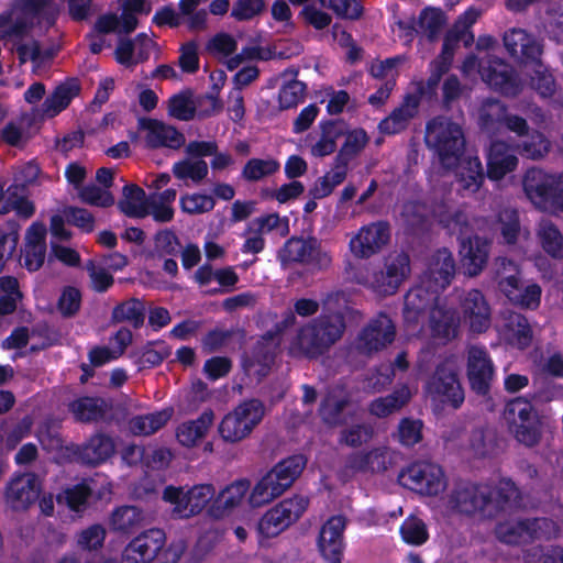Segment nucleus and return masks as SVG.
Wrapping results in <instances>:
<instances>
[{"mask_svg":"<svg viewBox=\"0 0 563 563\" xmlns=\"http://www.w3.org/2000/svg\"><path fill=\"white\" fill-rule=\"evenodd\" d=\"M521 493L510 478L496 485L460 481L448 496L452 511L468 518L496 519L521 504Z\"/></svg>","mask_w":563,"mask_h":563,"instance_id":"nucleus-1","label":"nucleus"},{"mask_svg":"<svg viewBox=\"0 0 563 563\" xmlns=\"http://www.w3.org/2000/svg\"><path fill=\"white\" fill-rule=\"evenodd\" d=\"M345 319H311L298 328L289 341L287 353L294 358L317 360L343 335Z\"/></svg>","mask_w":563,"mask_h":563,"instance_id":"nucleus-2","label":"nucleus"},{"mask_svg":"<svg viewBox=\"0 0 563 563\" xmlns=\"http://www.w3.org/2000/svg\"><path fill=\"white\" fill-rule=\"evenodd\" d=\"M424 141L448 169L457 166L466 143L462 125L445 115H438L427 123Z\"/></svg>","mask_w":563,"mask_h":563,"instance_id":"nucleus-3","label":"nucleus"},{"mask_svg":"<svg viewBox=\"0 0 563 563\" xmlns=\"http://www.w3.org/2000/svg\"><path fill=\"white\" fill-rule=\"evenodd\" d=\"M307 460L302 454L278 462L256 483L250 495L252 507H262L280 496L302 473Z\"/></svg>","mask_w":563,"mask_h":563,"instance_id":"nucleus-4","label":"nucleus"},{"mask_svg":"<svg viewBox=\"0 0 563 563\" xmlns=\"http://www.w3.org/2000/svg\"><path fill=\"white\" fill-rule=\"evenodd\" d=\"M277 257L283 265L300 264L312 273L324 272L332 265L330 252L313 235L289 238L278 251Z\"/></svg>","mask_w":563,"mask_h":563,"instance_id":"nucleus-5","label":"nucleus"},{"mask_svg":"<svg viewBox=\"0 0 563 563\" xmlns=\"http://www.w3.org/2000/svg\"><path fill=\"white\" fill-rule=\"evenodd\" d=\"M504 418L519 443L528 448L539 444L542 422L530 400L523 397L509 400L504 409Z\"/></svg>","mask_w":563,"mask_h":563,"instance_id":"nucleus-6","label":"nucleus"},{"mask_svg":"<svg viewBox=\"0 0 563 563\" xmlns=\"http://www.w3.org/2000/svg\"><path fill=\"white\" fill-rule=\"evenodd\" d=\"M297 319H282L274 328L266 331L253 345L244 357V366L253 368L258 366L256 373L265 376L275 364L280 353V346L287 332L295 327Z\"/></svg>","mask_w":563,"mask_h":563,"instance_id":"nucleus-7","label":"nucleus"},{"mask_svg":"<svg viewBox=\"0 0 563 563\" xmlns=\"http://www.w3.org/2000/svg\"><path fill=\"white\" fill-rule=\"evenodd\" d=\"M264 417V406L258 399H250L228 412L218 426L221 439L238 443L250 435Z\"/></svg>","mask_w":563,"mask_h":563,"instance_id":"nucleus-8","label":"nucleus"},{"mask_svg":"<svg viewBox=\"0 0 563 563\" xmlns=\"http://www.w3.org/2000/svg\"><path fill=\"white\" fill-rule=\"evenodd\" d=\"M216 497L212 484H197L189 488L168 485L163 490V499L173 505L175 518L189 519L199 515Z\"/></svg>","mask_w":563,"mask_h":563,"instance_id":"nucleus-9","label":"nucleus"},{"mask_svg":"<svg viewBox=\"0 0 563 563\" xmlns=\"http://www.w3.org/2000/svg\"><path fill=\"white\" fill-rule=\"evenodd\" d=\"M309 506V498L295 495L268 509L258 520L257 531L264 538H275L297 522Z\"/></svg>","mask_w":563,"mask_h":563,"instance_id":"nucleus-10","label":"nucleus"},{"mask_svg":"<svg viewBox=\"0 0 563 563\" xmlns=\"http://www.w3.org/2000/svg\"><path fill=\"white\" fill-rule=\"evenodd\" d=\"M399 483L424 496H438L446 487L442 467L428 461H417L409 464L398 474Z\"/></svg>","mask_w":563,"mask_h":563,"instance_id":"nucleus-11","label":"nucleus"},{"mask_svg":"<svg viewBox=\"0 0 563 563\" xmlns=\"http://www.w3.org/2000/svg\"><path fill=\"white\" fill-rule=\"evenodd\" d=\"M427 393L437 400L453 409H459L465 400L464 388L453 365L442 362L437 365L427 382Z\"/></svg>","mask_w":563,"mask_h":563,"instance_id":"nucleus-12","label":"nucleus"},{"mask_svg":"<svg viewBox=\"0 0 563 563\" xmlns=\"http://www.w3.org/2000/svg\"><path fill=\"white\" fill-rule=\"evenodd\" d=\"M550 525L551 520L547 518H525L500 522L495 531L500 542L521 545L532 543L536 540L548 539L545 530Z\"/></svg>","mask_w":563,"mask_h":563,"instance_id":"nucleus-13","label":"nucleus"},{"mask_svg":"<svg viewBox=\"0 0 563 563\" xmlns=\"http://www.w3.org/2000/svg\"><path fill=\"white\" fill-rule=\"evenodd\" d=\"M347 519L343 515H333L321 526L317 548L325 563H343L346 543L344 531Z\"/></svg>","mask_w":563,"mask_h":563,"instance_id":"nucleus-14","label":"nucleus"},{"mask_svg":"<svg viewBox=\"0 0 563 563\" xmlns=\"http://www.w3.org/2000/svg\"><path fill=\"white\" fill-rule=\"evenodd\" d=\"M387 321L388 323L384 325L382 319H371V322L358 332L352 343L357 354L372 357L394 342L396 327L393 319Z\"/></svg>","mask_w":563,"mask_h":563,"instance_id":"nucleus-15","label":"nucleus"},{"mask_svg":"<svg viewBox=\"0 0 563 563\" xmlns=\"http://www.w3.org/2000/svg\"><path fill=\"white\" fill-rule=\"evenodd\" d=\"M166 543L164 530L152 528L134 537L123 549L121 563H151Z\"/></svg>","mask_w":563,"mask_h":563,"instance_id":"nucleus-16","label":"nucleus"},{"mask_svg":"<svg viewBox=\"0 0 563 563\" xmlns=\"http://www.w3.org/2000/svg\"><path fill=\"white\" fill-rule=\"evenodd\" d=\"M466 376L472 391L483 397L489 394L495 367L484 346L473 345L468 349Z\"/></svg>","mask_w":563,"mask_h":563,"instance_id":"nucleus-17","label":"nucleus"},{"mask_svg":"<svg viewBox=\"0 0 563 563\" xmlns=\"http://www.w3.org/2000/svg\"><path fill=\"white\" fill-rule=\"evenodd\" d=\"M137 130L145 147L150 150H178L185 144V135L175 126L153 118H140Z\"/></svg>","mask_w":563,"mask_h":563,"instance_id":"nucleus-18","label":"nucleus"},{"mask_svg":"<svg viewBox=\"0 0 563 563\" xmlns=\"http://www.w3.org/2000/svg\"><path fill=\"white\" fill-rule=\"evenodd\" d=\"M563 173L549 174L539 168H530L523 177V190L530 201L540 210L550 209Z\"/></svg>","mask_w":563,"mask_h":563,"instance_id":"nucleus-19","label":"nucleus"},{"mask_svg":"<svg viewBox=\"0 0 563 563\" xmlns=\"http://www.w3.org/2000/svg\"><path fill=\"white\" fill-rule=\"evenodd\" d=\"M390 240V224L376 221L362 227L350 241L351 252L358 258H369L379 253Z\"/></svg>","mask_w":563,"mask_h":563,"instance_id":"nucleus-20","label":"nucleus"},{"mask_svg":"<svg viewBox=\"0 0 563 563\" xmlns=\"http://www.w3.org/2000/svg\"><path fill=\"white\" fill-rule=\"evenodd\" d=\"M41 485L35 474H20L13 476L4 489V500L14 511H24L40 497Z\"/></svg>","mask_w":563,"mask_h":563,"instance_id":"nucleus-21","label":"nucleus"},{"mask_svg":"<svg viewBox=\"0 0 563 563\" xmlns=\"http://www.w3.org/2000/svg\"><path fill=\"white\" fill-rule=\"evenodd\" d=\"M439 289L416 287L405 297V312L415 317H446L445 299L440 298Z\"/></svg>","mask_w":563,"mask_h":563,"instance_id":"nucleus-22","label":"nucleus"},{"mask_svg":"<svg viewBox=\"0 0 563 563\" xmlns=\"http://www.w3.org/2000/svg\"><path fill=\"white\" fill-rule=\"evenodd\" d=\"M482 79L505 96L515 97L521 90V82L514 68L498 57L487 58Z\"/></svg>","mask_w":563,"mask_h":563,"instance_id":"nucleus-23","label":"nucleus"},{"mask_svg":"<svg viewBox=\"0 0 563 563\" xmlns=\"http://www.w3.org/2000/svg\"><path fill=\"white\" fill-rule=\"evenodd\" d=\"M490 243L478 235L461 239V269L470 277L479 275L486 267Z\"/></svg>","mask_w":563,"mask_h":563,"instance_id":"nucleus-24","label":"nucleus"},{"mask_svg":"<svg viewBox=\"0 0 563 563\" xmlns=\"http://www.w3.org/2000/svg\"><path fill=\"white\" fill-rule=\"evenodd\" d=\"M389 464L388 449L377 446L350 453L344 461V471L352 474H379L386 472Z\"/></svg>","mask_w":563,"mask_h":563,"instance_id":"nucleus-25","label":"nucleus"},{"mask_svg":"<svg viewBox=\"0 0 563 563\" xmlns=\"http://www.w3.org/2000/svg\"><path fill=\"white\" fill-rule=\"evenodd\" d=\"M249 489L247 479H238L225 486L211 503L208 509L209 515L216 519L223 518L242 503Z\"/></svg>","mask_w":563,"mask_h":563,"instance_id":"nucleus-26","label":"nucleus"},{"mask_svg":"<svg viewBox=\"0 0 563 563\" xmlns=\"http://www.w3.org/2000/svg\"><path fill=\"white\" fill-rule=\"evenodd\" d=\"M504 45L514 57L538 62L541 53V44L522 29H511L504 34Z\"/></svg>","mask_w":563,"mask_h":563,"instance_id":"nucleus-27","label":"nucleus"},{"mask_svg":"<svg viewBox=\"0 0 563 563\" xmlns=\"http://www.w3.org/2000/svg\"><path fill=\"white\" fill-rule=\"evenodd\" d=\"M518 164L514 150L503 141L490 143L487 152V175L492 179H500L512 172Z\"/></svg>","mask_w":563,"mask_h":563,"instance_id":"nucleus-28","label":"nucleus"},{"mask_svg":"<svg viewBox=\"0 0 563 563\" xmlns=\"http://www.w3.org/2000/svg\"><path fill=\"white\" fill-rule=\"evenodd\" d=\"M455 275V262L452 253L446 249L437 251L429 263L427 277L429 287L435 289H445Z\"/></svg>","mask_w":563,"mask_h":563,"instance_id":"nucleus-29","label":"nucleus"},{"mask_svg":"<svg viewBox=\"0 0 563 563\" xmlns=\"http://www.w3.org/2000/svg\"><path fill=\"white\" fill-rule=\"evenodd\" d=\"M46 227L35 222L26 231L24 246V266L30 272L37 271L44 263L46 255Z\"/></svg>","mask_w":563,"mask_h":563,"instance_id":"nucleus-30","label":"nucleus"},{"mask_svg":"<svg viewBox=\"0 0 563 563\" xmlns=\"http://www.w3.org/2000/svg\"><path fill=\"white\" fill-rule=\"evenodd\" d=\"M109 409V402L98 396H81L68 405L75 420L82 423L103 420Z\"/></svg>","mask_w":563,"mask_h":563,"instance_id":"nucleus-31","label":"nucleus"},{"mask_svg":"<svg viewBox=\"0 0 563 563\" xmlns=\"http://www.w3.org/2000/svg\"><path fill=\"white\" fill-rule=\"evenodd\" d=\"M115 451L111 437L97 433L78 449V459L87 465H99L110 459Z\"/></svg>","mask_w":563,"mask_h":563,"instance_id":"nucleus-32","label":"nucleus"},{"mask_svg":"<svg viewBox=\"0 0 563 563\" xmlns=\"http://www.w3.org/2000/svg\"><path fill=\"white\" fill-rule=\"evenodd\" d=\"M418 107L419 97L417 95H407L404 102L379 122V131L384 134H396L404 131L409 121L417 114Z\"/></svg>","mask_w":563,"mask_h":563,"instance_id":"nucleus-33","label":"nucleus"},{"mask_svg":"<svg viewBox=\"0 0 563 563\" xmlns=\"http://www.w3.org/2000/svg\"><path fill=\"white\" fill-rule=\"evenodd\" d=\"M214 412L211 408L205 409L197 419L188 420L178 426L176 438L186 448L195 446L203 439L212 426Z\"/></svg>","mask_w":563,"mask_h":563,"instance_id":"nucleus-34","label":"nucleus"},{"mask_svg":"<svg viewBox=\"0 0 563 563\" xmlns=\"http://www.w3.org/2000/svg\"><path fill=\"white\" fill-rule=\"evenodd\" d=\"M144 521L143 510L136 506L123 505L113 509L110 516L109 526L111 531L119 534H134L139 531Z\"/></svg>","mask_w":563,"mask_h":563,"instance_id":"nucleus-35","label":"nucleus"},{"mask_svg":"<svg viewBox=\"0 0 563 563\" xmlns=\"http://www.w3.org/2000/svg\"><path fill=\"white\" fill-rule=\"evenodd\" d=\"M148 199L145 191L137 185L123 187L122 199L118 202L119 210L130 218L142 219L148 216Z\"/></svg>","mask_w":563,"mask_h":563,"instance_id":"nucleus-36","label":"nucleus"},{"mask_svg":"<svg viewBox=\"0 0 563 563\" xmlns=\"http://www.w3.org/2000/svg\"><path fill=\"white\" fill-rule=\"evenodd\" d=\"M410 398L411 394L409 388L402 386L385 397H378L372 400L368 405V412L377 418H386L407 405Z\"/></svg>","mask_w":563,"mask_h":563,"instance_id":"nucleus-37","label":"nucleus"},{"mask_svg":"<svg viewBox=\"0 0 563 563\" xmlns=\"http://www.w3.org/2000/svg\"><path fill=\"white\" fill-rule=\"evenodd\" d=\"M322 317H356L362 314L356 302L344 291H332L321 301Z\"/></svg>","mask_w":563,"mask_h":563,"instance_id":"nucleus-38","label":"nucleus"},{"mask_svg":"<svg viewBox=\"0 0 563 563\" xmlns=\"http://www.w3.org/2000/svg\"><path fill=\"white\" fill-rule=\"evenodd\" d=\"M79 90L80 86L76 79L59 85L53 95L43 102V114L48 118L55 117L70 103L71 99L78 95Z\"/></svg>","mask_w":563,"mask_h":563,"instance_id":"nucleus-39","label":"nucleus"},{"mask_svg":"<svg viewBox=\"0 0 563 563\" xmlns=\"http://www.w3.org/2000/svg\"><path fill=\"white\" fill-rule=\"evenodd\" d=\"M112 317H169V312L153 302L130 298L113 308Z\"/></svg>","mask_w":563,"mask_h":563,"instance_id":"nucleus-40","label":"nucleus"},{"mask_svg":"<svg viewBox=\"0 0 563 563\" xmlns=\"http://www.w3.org/2000/svg\"><path fill=\"white\" fill-rule=\"evenodd\" d=\"M507 109L504 103L497 99L487 98L482 102L478 119L483 131L494 134L503 125Z\"/></svg>","mask_w":563,"mask_h":563,"instance_id":"nucleus-41","label":"nucleus"},{"mask_svg":"<svg viewBox=\"0 0 563 563\" xmlns=\"http://www.w3.org/2000/svg\"><path fill=\"white\" fill-rule=\"evenodd\" d=\"M246 340V332L243 328L231 327L230 329L216 328L210 330L202 339L205 350L208 352H217L221 347L235 341L239 344Z\"/></svg>","mask_w":563,"mask_h":563,"instance_id":"nucleus-42","label":"nucleus"},{"mask_svg":"<svg viewBox=\"0 0 563 563\" xmlns=\"http://www.w3.org/2000/svg\"><path fill=\"white\" fill-rule=\"evenodd\" d=\"M321 139L312 146L313 156L323 157L332 154L336 148V140L345 134L342 121H328L321 125Z\"/></svg>","mask_w":563,"mask_h":563,"instance_id":"nucleus-43","label":"nucleus"},{"mask_svg":"<svg viewBox=\"0 0 563 563\" xmlns=\"http://www.w3.org/2000/svg\"><path fill=\"white\" fill-rule=\"evenodd\" d=\"M538 235L545 253L556 260L563 258V235L552 221L542 220Z\"/></svg>","mask_w":563,"mask_h":563,"instance_id":"nucleus-44","label":"nucleus"},{"mask_svg":"<svg viewBox=\"0 0 563 563\" xmlns=\"http://www.w3.org/2000/svg\"><path fill=\"white\" fill-rule=\"evenodd\" d=\"M496 230L500 232L504 243L516 244L521 232L518 211L512 208L500 210L497 214Z\"/></svg>","mask_w":563,"mask_h":563,"instance_id":"nucleus-45","label":"nucleus"},{"mask_svg":"<svg viewBox=\"0 0 563 563\" xmlns=\"http://www.w3.org/2000/svg\"><path fill=\"white\" fill-rule=\"evenodd\" d=\"M448 22L446 15L439 8H426L419 15V31L429 40L434 41L439 37Z\"/></svg>","mask_w":563,"mask_h":563,"instance_id":"nucleus-46","label":"nucleus"},{"mask_svg":"<svg viewBox=\"0 0 563 563\" xmlns=\"http://www.w3.org/2000/svg\"><path fill=\"white\" fill-rule=\"evenodd\" d=\"M401 540L413 547H420L429 540V530L426 522L413 515L408 516L399 527Z\"/></svg>","mask_w":563,"mask_h":563,"instance_id":"nucleus-47","label":"nucleus"},{"mask_svg":"<svg viewBox=\"0 0 563 563\" xmlns=\"http://www.w3.org/2000/svg\"><path fill=\"white\" fill-rule=\"evenodd\" d=\"M464 169H471L470 175L456 176L459 190L466 195L475 194L481 188L485 175L483 165L477 156L464 158Z\"/></svg>","mask_w":563,"mask_h":563,"instance_id":"nucleus-48","label":"nucleus"},{"mask_svg":"<svg viewBox=\"0 0 563 563\" xmlns=\"http://www.w3.org/2000/svg\"><path fill=\"white\" fill-rule=\"evenodd\" d=\"M22 299L16 278L4 276L0 278V314H11L18 309Z\"/></svg>","mask_w":563,"mask_h":563,"instance_id":"nucleus-49","label":"nucleus"},{"mask_svg":"<svg viewBox=\"0 0 563 563\" xmlns=\"http://www.w3.org/2000/svg\"><path fill=\"white\" fill-rule=\"evenodd\" d=\"M280 165L274 158H251L242 169V178L246 181H260L261 179L274 175Z\"/></svg>","mask_w":563,"mask_h":563,"instance_id":"nucleus-50","label":"nucleus"},{"mask_svg":"<svg viewBox=\"0 0 563 563\" xmlns=\"http://www.w3.org/2000/svg\"><path fill=\"white\" fill-rule=\"evenodd\" d=\"M373 437L374 428L371 423H354L340 431L339 443L355 449L368 443Z\"/></svg>","mask_w":563,"mask_h":563,"instance_id":"nucleus-51","label":"nucleus"},{"mask_svg":"<svg viewBox=\"0 0 563 563\" xmlns=\"http://www.w3.org/2000/svg\"><path fill=\"white\" fill-rule=\"evenodd\" d=\"M350 401L346 397L336 398L328 396L320 405V416L323 422L328 426H342L345 423L343 411L349 406Z\"/></svg>","mask_w":563,"mask_h":563,"instance_id":"nucleus-52","label":"nucleus"},{"mask_svg":"<svg viewBox=\"0 0 563 563\" xmlns=\"http://www.w3.org/2000/svg\"><path fill=\"white\" fill-rule=\"evenodd\" d=\"M463 317H489L490 307L482 291L472 289L460 299Z\"/></svg>","mask_w":563,"mask_h":563,"instance_id":"nucleus-53","label":"nucleus"},{"mask_svg":"<svg viewBox=\"0 0 563 563\" xmlns=\"http://www.w3.org/2000/svg\"><path fill=\"white\" fill-rule=\"evenodd\" d=\"M173 174L181 180L191 179L195 183H200L208 175V165L202 159H183L174 164Z\"/></svg>","mask_w":563,"mask_h":563,"instance_id":"nucleus-54","label":"nucleus"},{"mask_svg":"<svg viewBox=\"0 0 563 563\" xmlns=\"http://www.w3.org/2000/svg\"><path fill=\"white\" fill-rule=\"evenodd\" d=\"M273 230H277L282 236H286L289 233L288 219H282L277 213L255 218L251 222L247 233L264 234Z\"/></svg>","mask_w":563,"mask_h":563,"instance_id":"nucleus-55","label":"nucleus"},{"mask_svg":"<svg viewBox=\"0 0 563 563\" xmlns=\"http://www.w3.org/2000/svg\"><path fill=\"white\" fill-rule=\"evenodd\" d=\"M384 269L401 285L411 272L409 255L404 251L389 253L385 258Z\"/></svg>","mask_w":563,"mask_h":563,"instance_id":"nucleus-56","label":"nucleus"},{"mask_svg":"<svg viewBox=\"0 0 563 563\" xmlns=\"http://www.w3.org/2000/svg\"><path fill=\"white\" fill-rule=\"evenodd\" d=\"M368 136L363 129H356L346 133L345 142L336 157L350 164L366 146Z\"/></svg>","mask_w":563,"mask_h":563,"instance_id":"nucleus-57","label":"nucleus"},{"mask_svg":"<svg viewBox=\"0 0 563 563\" xmlns=\"http://www.w3.org/2000/svg\"><path fill=\"white\" fill-rule=\"evenodd\" d=\"M307 86L300 80H289L279 90L278 101L280 110L291 109L303 100Z\"/></svg>","mask_w":563,"mask_h":563,"instance_id":"nucleus-58","label":"nucleus"},{"mask_svg":"<svg viewBox=\"0 0 563 563\" xmlns=\"http://www.w3.org/2000/svg\"><path fill=\"white\" fill-rule=\"evenodd\" d=\"M549 141L537 131L528 134V139L519 145L520 155L530 159L543 158L549 153Z\"/></svg>","mask_w":563,"mask_h":563,"instance_id":"nucleus-59","label":"nucleus"},{"mask_svg":"<svg viewBox=\"0 0 563 563\" xmlns=\"http://www.w3.org/2000/svg\"><path fill=\"white\" fill-rule=\"evenodd\" d=\"M534 63L530 85L542 98H550L556 89L554 77L539 60Z\"/></svg>","mask_w":563,"mask_h":563,"instance_id":"nucleus-60","label":"nucleus"},{"mask_svg":"<svg viewBox=\"0 0 563 563\" xmlns=\"http://www.w3.org/2000/svg\"><path fill=\"white\" fill-rule=\"evenodd\" d=\"M422 421L412 418H402L399 421L397 439L404 446H413L422 440Z\"/></svg>","mask_w":563,"mask_h":563,"instance_id":"nucleus-61","label":"nucleus"},{"mask_svg":"<svg viewBox=\"0 0 563 563\" xmlns=\"http://www.w3.org/2000/svg\"><path fill=\"white\" fill-rule=\"evenodd\" d=\"M161 347L156 349L154 342H148L139 353L135 363L139 369L153 368L163 363L168 357V349L161 343Z\"/></svg>","mask_w":563,"mask_h":563,"instance_id":"nucleus-62","label":"nucleus"},{"mask_svg":"<svg viewBox=\"0 0 563 563\" xmlns=\"http://www.w3.org/2000/svg\"><path fill=\"white\" fill-rule=\"evenodd\" d=\"M196 109V101L187 93L175 95L168 101L169 115L181 121L194 119Z\"/></svg>","mask_w":563,"mask_h":563,"instance_id":"nucleus-63","label":"nucleus"},{"mask_svg":"<svg viewBox=\"0 0 563 563\" xmlns=\"http://www.w3.org/2000/svg\"><path fill=\"white\" fill-rule=\"evenodd\" d=\"M216 206V200L212 196L192 194L185 195L180 198V208L184 212L189 214H201L211 211Z\"/></svg>","mask_w":563,"mask_h":563,"instance_id":"nucleus-64","label":"nucleus"}]
</instances>
